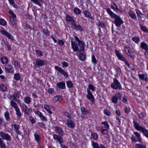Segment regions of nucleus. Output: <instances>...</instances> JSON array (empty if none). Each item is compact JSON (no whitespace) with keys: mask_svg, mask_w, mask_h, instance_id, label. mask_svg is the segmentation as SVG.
Returning a JSON list of instances; mask_svg holds the SVG:
<instances>
[{"mask_svg":"<svg viewBox=\"0 0 148 148\" xmlns=\"http://www.w3.org/2000/svg\"><path fill=\"white\" fill-rule=\"evenodd\" d=\"M7 89L6 87L3 84L0 85V90L2 91H4Z\"/></svg>","mask_w":148,"mask_h":148,"instance_id":"obj_40","label":"nucleus"},{"mask_svg":"<svg viewBox=\"0 0 148 148\" xmlns=\"http://www.w3.org/2000/svg\"><path fill=\"white\" fill-rule=\"evenodd\" d=\"M61 64L62 65V67H67L69 66V64L67 62H65V61H63L61 62Z\"/></svg>","mask_w":148,"mask_h":148,"instance_id":"obj_58","label":"nucleus"},{"mask_svg":"<svg viewBox=\"0 0 148 148\" xmlns=\"http://www.w3.org/2000/svg\"><path fill=\"white\" fill-rule=\"evenodd\" d=\"M6 21L3 19H0V24L2 25H5L6 24Z\"/></svg>","mask_w":148,"mask_h":148,"instance_id":"obj_60","label":"nucleus"},{"mask_svg":"<svg viewBox=\"0 0 148 148\" xmlns=\"http://www.w3.org/2000/svg\"><path fill=\"white\" fill-rule=\"evenodd\" d=\"M0 32L3 35L7 37L8 39L12 40H13V38L12 37V34L8 32L5 30L2 29L0 30Z\"/></svg>","mask_w":148,"mask_h":148,"instance_id":"obj_11","label":"nucleus"},{"mask_svg":"<svg viewBox=\"0 0 148 148\" xmlns=\"http://www.w3.org/2000/svg\"><path fill=\"white\" fill-rule=\"evenodd\" d=\"M134 134L135 135V137L134 136H132V140L134 142H138L141 143L142 141V139L140 138V134L137 132H134Z\"/></svg>","mask_w":148,"mask_h":148,"instance_id":"obj_3","label":"nucleus"},{"mask_svg":"<svg viewBox=\"0 0 148 148\" xmlns=\"http://www.w3.org/2000/svg\"><path fill=\"white\" fill-rule=\"evenodd\" d=\"M111 6L112 8L114 10H119L118 9L117 6L116 5V4L114 3H113L112 4H111Z\"/></svg>","mask_w":148,"mask_h":148,"instance_id":"obj_50","label":"nucleus"},{"mask_svg":"<svg viewBox=\"0 0 148 148\" xmlns=\"http://www.w3.org/2000/svg\"><path fill=\"white\" fill-rule=\"evenodd\" d=\"M20 106L22 110L23 111L25 114L27 115H29V109L27 106L24 103H22L20 104Z\"/></svg>","mask_w":148,"mask_h":148,"instance_id":"obj_10","label":"nucleus"},{"mask_svg":"<svg viewBox=\"0 0 148 148\" xmlns=\"http://www.w3.org/2000/svg\"><path fill=\"white\" fill-rule=\"evenodd\" d=\"M71 45L72 48L74 52H78L79 51L78 45L77 43L76 42L73 41L72 40L71 41Z\"/></svg>","mask_w":148,"mask_h":148,"instance_id":"obj_12","label":"nucleus"},{"mask_svg":"<svg viewBox=\"0 0 148 148\" xmlns=\"http://www.w3.org/2000/svg\"><path fill=\"white\" fill-rule=\"evenodd\" d=\"M55 68L56 70L58 71L61 74L63 75L64 76L65 78H67L68 76V73L65 71L61 67L58 66H55Z\"/></svg>","mask_w":148,"mask_h":148,"instance_id":"obj_6","label":"nucleus"},{"mask_svg":"<svg viewBox=\"0 0 148 148\" xmlns=\"http://www.w3.org/2000/svg\"><path fill=\"white\" fill-rule=\"evenodd\" d=\"M5 71L8 73H12L13 72L14 69L12 66L10 64L5 65Z\"/></svg>","mask_w":148,"mask_h":148,"instance_id":"obj_13","label":"nucleus"},{"mask_svg":"<svg viewBox=\"0 0 148 148\" xmlns=\"http://www.w3.org/2000/svg\"><path fill=\"white\" fill-rule=\"evenodd\" d=\"M115 53L116 56L118 57V59L119 60L123 61L125 63L126 65L128 67L129 66V64L123 57V55L121 53L119 52L117 50H115Z\"/></svg>","mask_w":148,"mask_h":148,"instance_id":"obj_2","label":"nucleus"},{"mask_svg":"<svg viewBox=\"0 0 148 148\" xmlns=\"http://www.w3.org/2000/svg\"><path fill=\"white\" fill-rule=\"evenodd\" d=\"M10 103L11 106L15 109L18 108L16 103L14 101H11Z\"/></svg>","mask_w":148,"mask_h":148,"instance_id":"obj_28","label":"nucleus"},{"mask_svg":"<svg viewBox=\"0 0 148 148\" xmlns=\"http://www.w3.org/2000/svg\"><path fill=\"white\" fill-rule=\"evenodd\" d=\"M134 125L136 129L139 131H140L141 129L140 127H142V126H139V124L135 121H134Z\"/></svg>","mask_w":148,"mask_h":148,"instance_id":"obj_23","label":"nucleus"},{"mask_svg":"<svg viewBox=\"0 0 148 148\" xmlns=\"http://www.w3.org/2000/svg\"><path fill=\"white\" fill-rule=\"evenodd\" d=\"M101 124L104 126V127L108 129H109V125L107 121H105L104 122H101Z\"/></svg>","mask_w":148,"mask_h":148,"instance_id":"obj_37","label":"nucleus"},{"mask_svg":"<svg viewBox=\"0 0 148 148\" xmlns=\"http://www.w3.org/2000/svg\"><path fill=\"white\" fill-rule=\"evenodd\" d=\"M14 77L16 80H19L21 78V76L19 74L16 73L14 75Z\"/></svg>","mask_w":148,"mask_h":148,"instance_id":"obj_51","label":"nucleus"},{"mask_svg":"<svg viewBox=\"0 0 148 148\" xmlns=\"http://www.w3.org/2000/svg\"><path fill=\"white\" fill-rule=\"evenodd\" d=\"M136 13L138 16L140 17L141 18H143V14L140 10H136Z\"/></svg>","mask_w":148,"mask_h":148,"instance_id":"obj_56","label":"nucleus"},{"mask_svg":"<svg viewBox=\"0 0 148 148\" xmlns=\"http://www.w3.org/2000/svg\"><path fill=\"white\" fill-rule=\"evenodd\" d=\"M136 148H146L145 146L140 144H137L135 145Z\"/></svg>","mask_w":148,"mask_h":148,"instance_id":"obj_44","label":"nucleus"},{"mask_svg":"<svg viewBox=\"0 0 148 148\" xmlns=\"http://www.w3.org/2000/svg\"><path fill=\"white\" fill-rule=\"evenodd\" d=\"M140 46L143 49L145 50L146 51L148 50V45L145 43L142 42L141 43Z\"/></svg>","mask_w":148,"mask_h":148,"instance_id":"obj_26","label":"nucleus"},{"mask_svg":"<svg viewBox=\"0 0 148 148\" xmlns=\"http://www.w3.org/2000/svg\"><path fill=\"white\" fill-rule=\"evenodd\" d=\"M46 64V61L40 59H37L35 60V63L34 66L36 68L40 66L45 65Z\"/></svg>","mask_w":148,"mask_h":148,"instance_id":"obj_7","label":"nucleus"},{"mask_svg":"<svg viewBox=\"0 0 148 148\" xmlns=\"http://www.w3.org/2000/svg\"><path fill=\"white\" fill-rule=\"evenodd\" d=\"M67 86L69 88H71L72 87L73 84L71 81H68L66 82Z\"/></svg>","mask_w":148,"mask_h":148,"instance_id":"obj_53","label":"nucleus"},{"mask_svg":"<svg viewBox=\"0 0 148 148\" xmlns=\"http://www.w3.org/2000/svg\"><path fill=\"white\" fill-rule=\"evenodd\" d=\"M42 32L44 33L47 36L49 35V33L47 29H42Z\"/></svg>","mask_w":148,"mask_h":148,"instance_id":"obj_63","label":"nucleus"},{"mask_svg":"<svg viewBox=\"0 0 148 148\" xmlns=\"http://www.w3.org/2000/svg\"><path fill=\"white\" fill-rule=\"evenodd\" d=\"M44 108L49 114H52V112L51 111V106L45 105L44 106Z\"/></svg>","mask_w":148,"mask_h":148,"instance_id":"obj_19","label":"nucleus"},{"mask_svg":"<svg viewBox=\"0 0 148 148\" xmlns=\"http://www.w3.org/2000/svg\"><path fill=\"white\" fill-rule=\"evenodd\" d=\"M140 26L141 29L142 31L147 33H148V30L145 26L143 25L142 24H140Z\"/></svg>","mask_w":148,"mask_h":148,"instance_id":"obj_38","label":"nucleus"},{"mask_svg":"<svg viewBox=\"0 0 148 148\" xmlns=\"http://www.w3.org/2000/svg\"><path fill=\"white\" fill-rule=\"evenodd\" d=\"M40 119L43 121L46 122L47 121V119L45 116H43L41 113H40L39 114Z\"/></svg>","mask_w":148,"mask_h":148,"instance_id":"obj_39","label":"nucleus"},{"mask_svg":"<svg viewBox=\"0 0 148 148\" xmlns=\"http://www.w3.org/2000/svg\"><path fill=\"white\" fill-rule=\"evenodd\" d=\"M86 58L85 55L83 53H81L79 55V58L82 61H84Z\"/></svg>","mask_w":148,"mask_h":148,"instance_id":"obj_52","label":"nucleus"},{"mask_svg":"<svg viewBox=\"0 0 148 148\" xmlns=\"http://www.w3.org/2000/svg\"><path fill=\"white\" fill-rule=\"evenodd\" d=\"M24 101L27 104H29L31 102V98L29 97H25L24 99Z\"/></svg>","mask_w":148,"mask_h":148,"instance_id":"obj_42","label":"nucleus"},{"mask_svg":"<svg viewBox=\"0 0 148 148\" xmlns=\"http://www.w3.org/2000/svg\"><path fill=\"white\" fill-rule=\"evenodd\" d=\"M66 124L67 126L71 128H74L75 126L74 122L71 120H67Z\"/></svg>","mask_w":148,"mask_h":148,"instance_id":"obj_15","label":"nucleus"},{"mask_svg":"<svg viewBox=\"0 0 148 148\" xmlns=\"http://www.w3.org/2000/svg\"><path fill=\"white\" fill-rule=\"evenodd\" d=\"M87 94L86 95L87 98L92 103H94V97L89 89H87Z\"/></svg>","mask_w":148,"mask_h":148,"instance_id":"obj_8","label":"nucleus"},{"mask_svg":"<svg viewBox=\"0 0 148 148\" xmlns=\"http://www.w3.org/2000/svg\"><path fill=\"white\" fill-rule=\"evenodd\" d=\"M4 116L7 121H8L10 119L9 113L7 111L5 112Z\"/></svg>","mask_w":148,"mask_h":148,"instance_id":"obj_48","label":"nucleus"},{"mask_svg":"<svg viewBox=\"0 0 148 148\" xmlns=\"http://www.w3.org/2000/svg\"><path fill=\"white\" fill-rule=\"evenodd\" d=\"M48 92L49 94L53 95L55 94L54 89L53 88H49L48 89Z\"/></svg>","mask_w":148,"mask_h":148,"instance_id":"obj_47","label":"nucleus"},{"mask_svg":"<svg viewBox=\"0 0 148 148\" xmlns=\"http://www.w3.org/2000/svg\"><path fill=\"white\" fill-rule=\"evenodd\" d=\"M130 16L134 19H136V14L133 11H130Z\"/></svg>","mask_w":148,"mask_h":148,"instance_id":"obj_36","label":"nucleus"},{"mask_svg":"<svg viewBox=\"0 0 148 148\" xmlns=\"http://www.w3.org/2000/svg\"><path fill=\"white\" fill-rule=\"evenodd\" d=\"M36 52L37 54L39 56H42V53L40 50H36Z\"/></svg>","mask_w":148,"mask_h":148,"instance_id":"obj_62","label":"nucleus"},{"mask_svg":"<svg viewBox=\"0 0 148 148\" xmlns=\"http://www.w3.org/2000/svg\"><path fill=\"white\" fill-rule=\"evenodd\" d=\"M1 61L3 64H6L8 63V58L6 56H3L1 58Z\"/></svg>","mask_w":148,"mask_h":148,"instance_id":"obj_25","label":"nucleus"},{"mask_svg":"<svg viewBox=\"0 0 148 148\" xmlns=\"http://www.w3.org/2000/svg\"><path fill=\"white\" fill-rule=\"evenodd\" d=\"M138 76L140 79L142 80H144L145 78L147 77V75L146 74H138Z\"/></svg>","mask_w":148,"mask_h":148,"instance_id":"obj_31","label":"nucleus"},{"mask_svg":"<svg viewBox=\"0 0 148 148\" xmlns=\"http://www.w3.org/2000/svg\"><path fill=\"white\" fill-rule=\"evenodd\" d=\"M108 130L107 129H103L101 131V133L103 134H107L108 133Z\"/></svg>","mask_w":148,"mask_h":148,"instance_id":"obj_55","label":"nucleus"},{"mask_svg":"<svg viewBox=\"0 0 148 148\" xmlns=\"http://www.w3.org/2000/svg\"><path fill=\"white\" fill-rule=\"evenodd\" d=\"M10 18V21L11 22L13 26H16V18L11 17Z\"/></svg>","mask_w":148,"mask_h":148,"instance_id":"obj_33","label":"nucleus"},{"mask_svg":"<svg viewBox=\"0 0 148 148\" xmlns=\"http://www.w3.org/2000/svg\"><path fill=\"white\" fill-rule=\"evenodd\" d=\"M16 112V114L19 118H20L22 115V114L20 111L19 108H18L15 109Z\"/></svg>","mask_w":148,"mask_h":148,"instance_id":"obj_27","label":"nucleus"},{"mask_svg":"<svg viewBox=\"0 0 148 148\" xmlns=\"http://www.w3.org/2000/svg\"><path fill=\"white\" fill-rule=\"evenodd\" d=\"M98 25L102 28H104L106 26L105 23L101 21L99 22Z\"/></svg>","mask_w":148,"mask_h":148,"instance_id":"obj_41","label":"nucleus"},{"mask_svg":"<svg viewBox=\"0 0 148 148\" xmlns=\"http://www.w3.org/2000/svg\"><path fill=\"white\" fill-rule=\"evenodd\" d=\"M0 135L2 139L3 140L5 139L8 141H10L11 140V136L8 134L5 133L3 132H0Z\"/></svg>","mask_w":148,"mask_h":148,"instance_id":"obj_9","label":"nucleus"},{"mask_svg":"<svg viewBox=\"0 0 148 148\" xmlns=\"http://www.w3.org/2000/svg\"><path fill=\"white\" fill-rule=\"evenodd\" d=\"M66 17L67 20L68 21L71 22V24L72 25V23H73V22H75L73 19V18H71L70 16L68 15H67L66 16Z\"/></svg>","mask_w":148,"mask_h":148,"instance_id":"obj_35","label":"nucleus"},{"mask_svg":"<svg viewBox=\"0 0 148 148\" xmlns=\"http://www.w3.org/2000/svg\"><path fill=\"white\" fill-rule=\"evenodd\" d=\"M92 145L93 148H100L98 144L97 143L94 141L92 142Z\"/></svg>","mask_w":148,"mask_h":148,"instance_id":"obj_32","label":"nucleus"},{"mask_svg":"<svg viewBox=\"0 0 148 148\" xmlns=\"http://www.w3.org/2000/svg\"><path fill=\"white\" fill-rule=\"evenodd\" d=\"M113 81L114 82L111 84V87L114 89L118 88L121 89V86L118 81L116 78H114Z\"/></svg>","mask_w":148,"mask_h":148,"instance_id":"obj_4","label":"nucleus"},{"mask_svg":"<svg viewBox=\"0 0 148 148\" xmlns=\"http://www.w3.org/2000/svg\"><path fill=\"white\" fill-rule=\"evenodd\" d=\"M0 147L1 148H6V146L3 143L2 139L0 137Z\"/></svg>","mask_w":148,"mask_h":148,"instance_id":"obj_34","label":"nucleus"},{"mask_svg":"<svg viewBox=\"0 0 148 148\" xmlns=\"http://www.w3.org/2000/svg\"><path fill=\"white\" fill-rule=\"evenodd\" d=\"M32 2L35 4L37 5H38L40 6L41 5V2L43 3V0H30Z\"/></svg>","mask_w":148,"mask_h":148,"instance_id":"obj_22","label":"nucleus"},{"mask_svg":"<svg viewBox=\"0 0 148 148\" xmlns=\"http://www.w3.org/2000/svg\"><path fill=\"white\" fill-rule=\"evenodd\" d=\"M103 112L104 113L108 116H110L111 115L110 112L108 110H104Z\"/></svg>","mask_w":148,"mask_h":148,"instance_id":"obj_59","label":"nucleus"},{"mask_svg":"<svg viewBox=\"0 0 148 148\" xmlns=\"http://www.w3.org/2000/svg\"><path fill=\"white\" fill-rule=\"evenodd\" d=\"M118 99L116 96L113 97L112 99V102L114 103H116L118 101Z\"/></svg>","mask_w":148,"mask_h":148,"instance_id":"obj_61","label":"nucleus"},{"mask_svg":"<svg viewBox=\"0 0 148 148\" xmlns=\"http://www.w3.org/2000/svg\"><path fill=\"white\" fill-rule=\"evenodd\" d=\"M35 140L38 145H39L40 142V135L37 133L36 132L34 134Z\"/></svg>","mask_w":148,"mask_h":148,"instance_id":"obj_16","label":"nucleus"},{"mask_svg":"<svg viewBox=\"0 0 148 148\" xmlns=\"http://www.w3.org/2000/svg\"><path fill=\"white\" fill-rule=\"evenodd\" d=\"M78 45L80 47L79 51H84V42L82 41H81L79 43H78Z\"/></svg>","mask_w":148,"mask_h":148,"instance_id":"obj_21","label":"nucleus"},{"mask_svg":"<svg viewBox=\"0 0 148 148\" xmlns=\"http://www.w3.org/2000/svg\"><path fill=\"white\" fill-rule=\"evenodd\" d=\"M62 99V97L60 95H57L54 97L53 99V102L56 103L57 101H60Z\"/></svg>","mask_w":148,"mask_h":148,"instance_id":"obj_20","label":"nucleus"},{"mask_svg":"<svg viewBox=\"0 0 148 148\" xmlns=\"http://www.w3.org/2000/svg\"><path fill=\"white\" fill-rule=\"evenodd\" d=\"M8 1L10 4L12 5L15 8L17 7V6L15 4L14 0H8Z\"/></svg>","mask_w":148,"mask_h":148,"instance_id":"obj_57","label":"nucleus"},{"mask_svg":"<svg viewBox=\"0 0 148 148\" xmlns=\"http://www.w3.org/2000/svg\"><path fill=\"white\" fill-rule=\"evenodd\" d=\"M5 47H6L8 49L10 50L11 49V47L10 45L9 44L8 41H5L4 42Z\"/></svg>","mask_w":148,"mask_h":148,"instance_id":"obj_45","label":"nucleus"},{"mask_svg":"<svg viewBox=\"0 0 148 148\" xmlns=\"http://www.w3.org/2000/svg\"><path fill=\"white\" fill-rule=\"evenodd\" d=\"M57 86L59 88L62 89H64L65 88V83L64 82H61L58 83L57 84Z\"/></svg>","mask_w":148,"mask_h":148,"instance_id":"obj_17","label":"nucleus"},{"mask_svg":"<svg viewBox=\"0 0 148 148\" xmlns=\"http://www.w3.org/2000/svg\"><path fill=\"white\" fill-rule=\"evenodd\" d=\"M92 62L94 64L97 63V61L94 55H92Z\"/></svg>","mask_w":148,"mask_h":148,"instance_id":"obj_64","label":"nucleus"},{"mask_svg":"<svg viewBox=\"0 0 148 148\" xmlns=\"http://www.w3.org/2000/svg\"><path fill=\"white\" fill-rule=\"evenodd\" d=\"M74 11L77 14H79L81 12V10L77 8H75L74 9Z\"/></svg>","mask_w":148,"mask_h":148,"instance_id":"obj_54","label":"nucleus"},{"mask_svg":"<svg viewBox=\"0 0 148 148\" xmlns=\"http://www.w3.org/2000/svg\"><path fill=\"white\" fill-rule=\"evenodd\" d=\"M55 131L57 133L59 134V135L61 136L63 135V131L61 128L59 126H56L55 127Z\"/></svg>","mask_w":148,"mask_h":148,"instance_id":"obj_14","label":"nucleus"},{"mask_svg":"<svg viewBox=\"0 0 148 148\" xmlns=\"http://www.w3.org/2000/svg\"><path fill=\"white\" fill-rule=\"evenodd\" d=\"M81 110L82 113L83 114H87V111L86 109L85 108H84L83 107H81Z\"/></svg>","mask_w":148,"mask_h":148,"instance_id":"obj_46","label":"nucleus"},{"mask_svg":"<svg viewBox=\"0 0 148 148\" xmlns=\"http://www.w3.org/2000/svg\"><path fill=\"white\" fill-rule=\"evenodd\" d=\"M88 88L89 90H91L93 91H95V87L92 84H89L88 86Z\"/></svg>","mask_w":148,"mask_h":148,"instance_id":"obj_49","label":"nucleus"},{"mask_svg":"<svg viewBox=\"0 0 148 148\" xmlns=\"http://www.w3.org/2000/svg\"><path fill=\"white\" fill-rule=\"evenodd\" d=\"M140 131H141L144 135L147 137L148 138V130L144 128L143 127H140Z\"/></svg>","mask_w":148,"mask_h":148,"instance_id":"obj_18","label":"nucleus"},{"mask_svg":"<svg viewBox=\"0 0 148 148\" xmlns=\"http://www.w3.org/2000/svg\"><path fill=\"white\" fill-rule=\"evenodd\" d=\"M91 135L90 138H92L93 140H95L98 139V136L96 133H91Z\"/></svg>","mask_w":148,"mask_h":148,"instance_id":"obj_24","label":"nucleus"},{"mask_svg":"<svg viewBox=\"0 0 148 148\" xmlns=\"http://www.w3.org/2000/svg\"><path fill=\"white\" fill-rule=\"evenodd\" d=\"M84 14L85 16L91 19H92V16L90 15L89 12L88 11L86 10L84 11Z\"/></svg>","mask_w":148,"mask_h":148,"instance_id":"obj_30","label":"nucleus"},{"mask_svg":"<svg viewBox=\"0 0 148 148\" xmlns=\"http://www.w3.org/2000/svg\"><path fill=\"white\" fill-rule=\"evenodd\" d=\"M107 12L114 19V23L116 26L120 27L123 23V21L118 15L112 12L109 8L106 9Z\"/></svg>","mask_w":148,"mask_h":148,"instance_id":"obj_1","label":"nucleus"},{"mask_svg":"<svg viewBox=\"0 0 148 148\" xmlns=\"http://www.w3.org/2000/svg\"><path fill=\"white\" fill-rule=\"evenodd\" d=\"M132 40L133 41L137 43H138L140 41L139 38L138 37L135 36L132 38Z\"/></svg>","mask_w":148,"mask_h":148,"instance_id":"obj_43","label":"nucleus"},{"mask_svg":"<svg viewBox=\"0 0 148 148\" xmlns=\"http://www.w3.org/2000/svg\"><path fill=\"white\" fill-rule=\"evenodd\" d=\"M20 64V62L17 61L16 60L14 61L13 64L14 66V67L16 69L20 68L21 67Z\"/></svg>","mask_w":148,"mask_h":148,"instance_id":"obj_29","label":"nucleus"},{"mask_svg":"<svg viewBox=\"0 0 148 148\" xmlns=\"http://www.w3.org/2000/svg\"><path fill=\"white\" fill-rule=\"evenodd\" d=\"M71 28L73 29H75L76 31H83L84 28L79 24L77 25L75 22H73L71 25Z\"/></svg>","mask_w":148,"mask_h":148,"instance_id":"obj_5","label":"nucleus"}]
</instances>
